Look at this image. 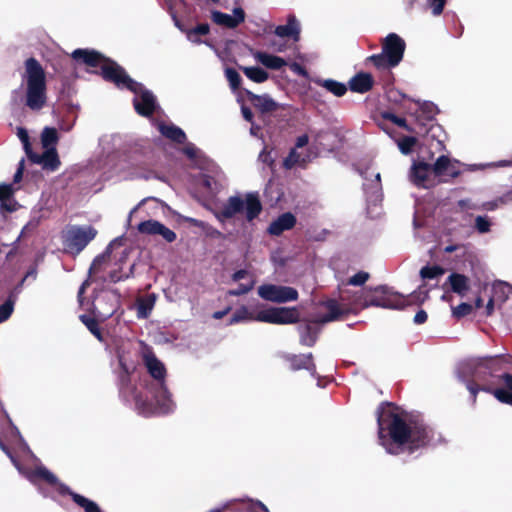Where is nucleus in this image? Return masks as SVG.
<instances>
[{"mask_svg": "<svg viewBox=\"0 0 512 512\" xmlns=\"http://www.w3.org/2000/svg\"><path fill=\"white\" fill-rule=\"evenodd\" d=\"M378 441L388 454H413L426 448L434 438L433 429L423 421H406L400 414L377 409Z\"/></svg>", "mask_w": 512, "mask_h": 512, "instance_id": "obj_1", "label": "nucleus"}, {"mask_svg": "<svg viewBox=\"0 0 512 512\" xmlns=\"http://www.w3.org/2000/svg\"><path fill=\"white\" fill-rule=\"evenodd\" d=\"M71 56L88 67H100V76L118 88H125L134 94L141 89V83L132 79L122 66L96 50L79 48L74 50Z\"/></svg>", "mask_w": 512, "mask_h": 512, "instance_id": "obj_2", "label": "nucleus"}, {"mask_svg": "<svg viewBox=\"0 0 512 512\" xmlns=\"http://www.w3.org/2000/svg\"><path fill=\"white\" fill-rule=\"evenodd\" d=\"M428 298V291L413 292L404 296L392 291L386 285H380L374 289L364 290L355 295L353 303L364 308L376 306L386 309L402 310L406 306L422 304Z\"/></svg>", "mask_w": 512, "mask_h": 512, "instance_id": "obj_3", "label": "nucleus"}, {"mask_svg": "<svg viewBox=\"0 0 512 512\" xmlns=\"http://www.w3.org/2000/svg\"><path fill=\"white\" fill-rule=\"evenodd\" d=\"M215 218L222 224L238 214H244L249 223L257 219L263 211V205L258 192H248L244 196L233 195L220 208L211 210Z\"/></svg>", "mask_w": 512, "mask_h": 512, "instance_id": "obj_4", "label": "nucleus"}, {"mask_svg": "<svg viewBox=\"0 0 512 512\" xmlns=\"http://www.w3.org/2000/svg\"><path fill=\"white\" fill-rule=\"evenodd\" d=\"M23 79L26 82L25 105L32 111L41 110L47 102L46 73L41 63L34 57L24 62Z\"/></svg>", "mask_w": 512, "mask_h": 512, "instance_id": "obj_5", "label": "nucleus"}, {"mask_svg": "<svg viewBox=\"0 0 512 512\" xmlns=\"http://www.w3.org/2000/svg\"><path fill=\"white\" fill-rule=\"evenodd\" d=\"M245 320H255L277 325L295 324L299 322L300 314L295 307H270L259 311L254 316L249 312L247 307L242 306L234 312L229 324H235Z\"/></svg>", "mask_w": 512, "mask_h": 512, "instance_id": "obj_6", "label": "nucleus"}, {"mask_svg": "<svg viewBox=\"0 0 512 512\" xmlns=\"http://www.w3.org/2000/svg\"><path fill=\"white\" fill-rule=\"evenodd\" d=\"M97 235V230L92 227L74 226L70 228L63 236V245L65 250L78 255Z\"/></svg>", "mask_w": 512, "mask_h": 512, "instance_id": "obj_7", "label": "nucleus"}, {"mask_svg": "<svg viewBox=\"0 0 512 512\" xmlns=\"http://www.w3.org/2000/svg\"><path fill=\"white\" fill-rule=\"evenodd\" d=\"M143 364L145 365L149 375L157 381L159 385V391L164 401H168L170 393L166 386V375L167 370L165 365L156 357L152 348L145 346L142 353Z\"/></svg>", "mask_w": 512, "mask_h": 512, "instance_id": "obj_8", "label": "nucleus"}, {"mask_svg": "<svg viewBox=\"0 0 512 512\" xmlns=\"http://www.w3.org/2000/svg\"><path fill=\"white\" fill-rule=\"evenodd\" d=\"M258 295L267 301L274 303H286L298 299V291L289 286L263 284L258 288Z\"/></svg>", "mask_w": 512, "mask_h": 512, "instance_id": "obj_9", "label": "nucleus"}, {"mask_svg": "<svg viewBox=\"0 0 512 512\" xmlns=\"http://www.w3.org/2000/svg\"><path fill=\"white\" fill-rule=\"evenodd\" d=\"M120 371L117 377V385L119 389V395L126 401L134 395L136 387L131 382V376L134 373L136 366L131 364L128 365L123 356L118 357Z\"/></svg>", "mask_w": 512, "mask_h": 512, "instance_id": "obj_10", "label": "nucleus"}, {"mask_svg": "<svg viewBox=\"0 0 512 512\" xmlns=\"http://www.w3.org/2000/svg\"><path fill=\"white\" fill-rule=\"evenodd\" d=\"M405 49V41L395 33L388 34L382 42V51L389 57V61L397 66L403 59Z\"/></svg>", "mask_w": 512, "mask_h": 512, "instance_id": "obj_11", "label": "nucleus"}, {"mask_svg": "<svg viewBox=\"0 0 512 512\" xmlns=\"http://www.w3.org/2000/svg\"><path fill=\"white\" fill-rule=\"evenodd\" d=\"M139 95L133 99V106L135 111L143 117H150L154 114L156 110V98L153 93L141 84V89L136 94Z\"/></svg>", "mask_w": 512, "mask_h": 512, "instance_id": "obj_12", "label": "nucleus"}, {"mask_svg": "<svg viewBox=\"0 0 512 512\" xmlns=\"http://www.w3.org/2000/svg\"><path fill=\"white\" fill-rule=\"evenodd\" d=\"M137 229L142 234L160 235L166 242L172 243L176 240V233L157 220H146L138 224Z\"/></svg>", "mask_w": 512, "mask_h": 512, "instance_id": "obj_13", "label": "nucleus"}, {"mask_svg": "<svg viewBox=\"0 0 512 512\" xmlns=\"http://www.w3.org/2000/svg\"><path fill=\"white\" fill-rule=\"evenodd\" d=\"M323 306L326 308L328 313L320 316L316 319V323H329L333 321H338L344 319L345 316L349 315L352 312L351 307L349 305H341L335 299H328L323 302Z\"/></svg>", "mask_w": 512, "mask_h": 512, "instance_id": "obj_14", "label": "nucleus"}, {"mask_svg": "<svg viewBox=\"0 0 512 512\" xmlns=\"http://www.w3.org/2000/svg\"><path fill=\"white\" fill-rule=\"evenodd\" d=\"M245 17V11L241 7L234 8L233 15H229L218 10H214L211 13V19L215 24L229 29L238 27L245 21Z\"/></svg>", "mask_w": 512, "mask_h": 512, "instance_id": "obj_15", "label": "nucleus"}, {"mask_svg": "<svg viewBox=\"0 0 512 512\" xmlns=\"http://www.w3.org/2000/svg\"><path fill=\"white\" fill-rule=\"evenodd\" d=\"M285 362L289 364L292 371L307 370L312 376L316 375V365L312 353L307 354H284L282 356Z\"/></svg>", "mask_w": 512, "mask_h": 512, "instance_id": "obj_16", "label": "nucleus"}, {"mask_svg": "<svg viewBox=\"0 0 512 512\" xmlns=\"http://www.w3.org/2000/svg\"><path fill=\"white\" fill-rule=\"evenodd\" d=\"M242 92L252 106L263 114L275 112L279 108V104L268 94L257 95L248 89H243Z\"/></svg>", "mask_w": 512, "mask_h": 512, "instance_id": "obj_17", "label": "nucleus"}, {"mask_svg": "<svg viewBox=\"0 0 512 512\" xmlns=\"http://www.w3.org/2000/svg\"><path fill=\"white\" fill-rule=\"evenodd\" d=\"M28 159L36 164H41L43 169L49 171H56L60 165V159L55 147H51L46 149L41 155L35 153L34 151L29 154Z\"/></svg>", "mask_w": 512, "mask_h": 512, "instance_id": "obj_18", "label": "nucleus"}, {"mask_svg": "<svg viewBox=\"0 0 512 512\" xmlns=\"http://www.w3.org/2000/svg\"><path fill=\"white\" fill-rule=\"evenodd\" d=\"M375 85L372 74L364 71L356 73L348 81V89L353 93L365 94L370 92Z\"/></svg>", "mask_w": 512, "mask_h": 512, "instance_id": "obj_19", "label": "nucleus"}, {"mask_svg": "<svg viewBox=\"0 0 512 512\" xmlns=\"http://www.w3.org/2000/svg\"><path fill=\"white\" fill-rule=\"evenodd\" d=\"M297 219L291 212H285L277 217L268 226V233L273 236H280L284 231L294 228Z\"/></svg>", "mask_w": 512, "mask_h": 512, "instance_id": "obj_20", "label": "nucleus"}, {"mask_svg": "<svg viewBox=\"0 0 512 512\" xmlns=\"http://www.w3.org/2000/svg\"><path fill=\"white\" fill-rule=\"evenodd\" d=\"M59 493L61 495H69L73 502L77 504L79 507L83 508L85 512H101V509L99 505L84 497L83 495H80L74 491H72L67 485L60 484L59 485Z\"/></svg>", "mask_w": 512, "mask_h": 512, "instance_id": "obj_21", "label": "nucleus"}, {"mask_svg": "<svg viewBox=\"0 0 512 512\" xmlns=\"http://www.w3.org/2000/svg\"><path fill=\"white\" fill-rule=\"evenodd\" d=\"M300 25L294 15H289L285 25H279L275 28L274 34L281 38H292L295 42L300 39Z\"/></svg>", "mask_w": 512, "mask_h": 512, "instance_id": "obj_22", "label": "nucleus"}, {"mask_svg": "<svg viewBox=\"0 0 512 512\" xmlns=\"http://www.w3.org/2000/svg\"><path fill=\"white\" fill-rule=\"evenodd\" d=\"M319 324L320 323H316V320H314L311 323H307L298 327L301 345L313 347L316 344L318 335L321 331L320 327L318 326Z\"/></svg>", "mask_w": 512, "mask_h": 512, "instance_id": "obj_23", "label": "nucleus"}, {"mask_svg": "<svg viewBox=\"0 0 512 512\" xmlns=\"http://www.w3.org/2000/svg\"><path fill=\"white\" fill-rule=\"evenodd\" d=\"M431 172H433L431 164L423 161L416 162L411 167V180L415 185L425 187Z\"/></svg>", "mask_w": 512, "mask_h": 512, "instance_id": "obj_24", "label": "nucleus"}, {"mask_svg": "<svg viewBox=\"0 0 512 512\" xmlns=\"http://www.w3.org/2000/svg\"><path fill=\"white\" fill-rule=\"evenodd\" d=\"M29 479L31 482L36 483L37 481H43L50 486L57 487L59 491V485L61 484L58 481L56 475H54L50 470H48L44 466H37L34 470L30 472Z\"/></svg>", "mask_w": 512, "mask_h": 512, "instance_id": "obj_25", "label": "nucleus"}, {"mask_svg": "<svg viewBox=\"0 0 512 512\" xmlns=\"http://www.w3.org/2000/svg\"><path fill=\"white\" fill-rule=\"evenodd\" d=\"M156 302L155 294H147L145 296H140L136 299V311L138 319H147Z\"/></svg>", "mask_w": 512, "mask_h": 512, "instance_id": "obj_26", "label": "nucleus"}, {"mask_svg": "<svg viewBox=\"0 0 512 512\" xmlns=\"http://www.w3.org/2000/svg\"><path fill=\"white\" fill-rule=\"evenodd\" d=\"M253 56L259 63L268 69L279 70L287 65L285 59L266 52L256 51L253 53Z\"/></svg>", "mask_w": 512, "mask_h": 512, "instance_id": "obj_27", "label": "nucleus"}, {"mask_svg": "<svg viewBox=\"0 0 512 512\" xmlns=\"http://www.w3.org/2000/svg\"><path fill=\"white\" fill-rule=\"evenodd\" d=\"M447 283L450 284L451 291L460 296H464L470 288L469 278L460 273H451L447 278Z\"/></svg>", "mask_w": 512, "mask_h": 512, "instance_id": "obj_28", "label": "nucleus"}, {"mask_svg": "<svg viewBox=\"0 0 512 512\" xmlns=\"http://www.w3.org/2000/svg\"><path fill=\"white\" fill-rule=\"evenodd\" d=\"M315 83L336 97H342L347 93L348 86L334 79H317Z\"/></svg>", "mask_w": 512, "mask_h": 512, "instance_id": "obj_29", "label": "nucleus"}, {"mask_svg": "<svg viewBox=\"0 0 512 512\" xmlns=\"http://www.w3.org/2000/svg\"><path fill=\"white\" fill-rule=\"evenodd\" d=\"M365 62L371 63L379 71L389 70L397 66L394 62L389 61V57L383 51L368 56Z\"/></svg>", "mask_w": 512, "mask_h": 512, "instance_id": "obj_30", "label": "nucleus"}, {"mask_svg": "<svg viewBox=\"0 0 512 512\" xmlns=\"http://www.w3.org/2000/svg\"><path fill=\"white\" fill-rule=\"evenodd\" d=\"M160 132L163 136L178 144H184L186 141L184 131L175 125H161Z\"/></svg>", "mask_w": 512, "mask_h": 512, "instance_id": "obj_31", "label": "nucleus"}, {"mask_svg": "<svg viewBox=\"0 0 512 512\" xmlns=\"http://www.w3.org/2000/svg\"><path fill=\"white\" fill-rule=\"evenodd\" d=\"M239 69L245 74L247 78L255 83H263L269 78L268 72L258 66H239Z\"/></svg>", "mask_w": 512, "mask_h": 512, "instance_id": "obj_32", "label": "nucleus"}, {"mask_svg": "<svg viewBox=\"0 0 512 512\" xmlns=\"http://www.w3.org/2000/svg\"><path fill=\"white\" fill-rule=\"evenodd\" d=\"M59 140L58 132L53 127H45L41 133V143L45 149L55 147Z\"/></svg>", "mask_w": 512, "mask_h": 512, "instance_id": "obj_33", "label": "nucleus"}, {"mask_svg": "<svg viewBox=\"0 0 512 512\" xmlns=\"http://www.w3.org/2000/svg\"><path fill=\"white\" fill-rule=\"evenodd\" d=\"M492 290L494 299L505 302L512 291V286L506 282L497 281L493 284Z\"/></svg>", "mask_w": 512, "mask_h": 512, "instance_id": "obj_34", "label": "nucleus"}, {"mask_svg": "<svg viewBox=\"0 0 512 512\" xmlns=\"http://www.w3.org/2000/svg\"><path fill=\"white\" fill-rule=\"evenodd\" d=\"M79 319L98 340L101 341L103 339L99 323L95 318L82 314L79 316Z\"/></svg>", "mask_w": 512, "mask_h": 512, "instance_id": "obj_35", "label": "nucleus"}, {"mask_svg": "<svg viewBox=\"0 0 512 512\" xmlns=\"http://www.w3.org/2000/svg\"><path fill=\"white\" fill-rule=\"evenodd\" d=\"M451 166V160L446 155H441L437 158L435 163L432 165L433 173L435 176H445L446 172Z\"/></svg>", "mask_w": 512, "mask_h": 512, "instance_id": "obj_36", "label": "nucleus"}, {"mask_svg": "<svg viewBox=\"0 0 512 512\" xmlns=\"http://www.w3.org/2000/svg\"><path fill=\"white\" fill-rule=\"evenodd\" d=\"M444 273L445 269L439 265H426L420 270V276L422 279H435L442 276Z\"/></svg>", "mask_w": 512, "mask_h": 512, "instance_id": "obj_37", "label": "nucleus"}, {"mask_svg": "<svg viewBox=\"0 0 512 512\" xmlns=\"http://www.w3.org/2000/svg\"><path fill=\"white\" fill-rule=\"evenodd\" d=\"M13 187L11 184L2 183L0 184V202L1 207L6 209L7 211H13L12 208L6 205V201L9 200L13 195Z\"/></svg>", "mask_w": 512, "mask_h": 512, "instance_id": "obj_38", "label": "nucleus"}, {"mask_svg": "<svg viewBox=\"0 0 512 512\" xmlns=\"http://www.w3.org/2000/svg\"><path fill=\"white\" fill-rule=\"evenodd\" d=\"M177 27L181 31L186 32L188 39H192L194 35H207L210 32V26L208 23H201L190 30H184L179 22H176Z\"/></svg>", "mask_w": 512, "mask_h": 512, "instance_id": "obj_39", "label": "nucleus"}, {"mask_svg": "<svg viewBox=\"0 0 512 512\" xmlns=\"http://www.w3.org/2000/svg\"><path fill=\"white\" fill-rule=\"evenodd\" d=\"M473 308V305L466 302H462L459 305L452 307V316L456 319H461L471 314Z\"/></svg>", "mask_w": 512, "mask_h": 512, "instance_id": "obj_40", "label": "nucleus"}, {"mask_svg": "<svg viewBox=\"0 0 512 512\" xmlns=\"http://www.w3.org/2000/svg\"><path fill=\"white\" fill-rule=\"evenodd\" d=\"M416 143L417 139L414 136H404L398 141V147L401 153L407 155L411 153Z\"/></svg>", "mask_w": 512, "mask_h": 512, "instance_id": "obj_41", "label": "nucleus"}, {"mask_svg": "<svg viewBox=\"0 0 512 512\" xmlns=\"http://www.w3.org/2000/svg\"><path fill=\"white\" fill-rule=\"evenodd\" d=\"M383 118L408 132H413V129L407 124L406 119L403 117H399L391 112H385L383 113Z\"/></svg>", "mask_w": 512, "mask_h": 512, "instance_id": "obj_42", "label": "nucleus"}, {"mask_svg": "<svg viewBox=\"0 0 512 512\" xmlns=\"http://www.w3.org/2000/svg\"><path fill=\"white\" fill-rule=\"evenodd\" d=\"M226 78L230 84V87L233 91L238 90L241 85V76L240 74L233 68H227L225 71Z\"/></svg>", "mask_w": 512, "mask_h": 512, "instance_id": "obj_43", "label": "nucleus"}, {"mask_svg": "<svg viewBox=\"0 0 512 512\" xmlns=\"http://www.w3.org/2000/svg\"><path fill=\"white\" fill-rule=\"evenodd\" d=\"M386 97L391 103L401 104L407 98V95L395 87H389L386 90Z\"/></svg>", "mask_w": 512, "mask_h": 512, "instance_id": "obj_44", "label": "nucleus"}, {"mask_svg": "<svg viewBox=\"0 0 512 512\" xmlns=\"http://www.w3.org/2000/svg\"><path fill=\"white\" fill-rule=\"evenodd\" d=\"M495 398L500 401L501 403L508 404L512 406V392L509 390H506L505 388H497L491 391Z\"/></svg>", "mask_w": 512, "mask_h": 512, "instance_id": "obj_45", "label": "nucleus"}, {"mask_svg": "<svg viewBox=\"0 0 512 512\" xmlns=\"http://www.w3.org/2000/svg\"><path fill=\"white\" fill-rule=\"evenodd\" d=\"M17 136L20 139V141L22 142L24 151L28 157L29 154H31L33 152V149H32L31 143H30V138L28 135V131L24 127H18L17 128Z\"/></svg>", "mask_w": 512, "mask_h": 512, "instance_id": "obj_46", "label": "nucleus"}, {"mask_svg": "<svg viewBox=\"0 0 512 512\" xmlns=\"http://www.w3.org/2000/svg\"><path fill=\"white\" fill-rule=\"evenodd\" d=\"M466 387L468 389V391L470 392V395H471V403L472 405L474 406L477 402V394L480 390H483V391H491L490 388H486V387H480L479 384H477L474 380H469L466 382Z\"/></svg>", "mask_w": 512, "mask_h": 512, "instance_id": "obj_47", "label": "nucleus"}, {"mask_svg": "<svg viewBox=\"0 0 512 512\" xmlns=\"http://www.w3.org/2000/svg\"><path fill=\"white\" fill-rule=\"evenodd\" d=\"M14 310V301L8 298L0 305V323L8 320Z\"/></svg>", "mask_w": 512, "mask_h": 512, "instance_id": "obj_48", "label": "nucleus"}, {"mask_svg": "<svg viewBox=\"0 0 512 512\" xmlns=\"http://www.w3.org/2000/svg\"><path fill=\"white\" fill-rule=\"evenodd\" d=\"M369 278H370V274L368 272L359 271L358 273L351 276L347 280V285L362 286L366 283V281H368Z\"/></svg>", "mask_w": 512, "mask_h": 512, "instance_id": "obj_49", "label": "nucleus"}, {"mask_svg": "<svg viewBox=\"0 0 512 512\" xmlns=\"http://www.w3.org/2000/svg\"><path fill=\"white\" fill-rule=\"evenodd\" d=\"M491 222L487 216H477L475 218V229L483 234L490 231Z\"/></svg>", "mask_w": 512, "mask_h": 512, "instance_id": "obj_50", "label": "nucleus"}, {"mask_svg": "<svg viewBox=\"0 0 512 512\" xmlns=\"http://www.w3.org/2000/svg\"><path fill=\"white\" fill-rule=\"evenodd\" d=\"M415 0H411V5ZM447 0H427V4L432 9V13L435 16L440 15L446 5Z\"/></svg>", "mask_w": 512, "mask_h": 512, "instance_id": "obj_51", "label": "nucleus"}, {"mask_svg": "<svg viewBox=\"0 0 512 512\" xmlns=\"http://www.w3.org/2000/svg\"><path fill=\"white\" fill-rule=\"evenodd\" d=\"M254 282L252 281L249 284H239L236 289H232L228 291V295L230 296H241L247 294L249 291L253 289Z\"/></svg>", "mask_w": 512, "mask_h": 512, "instance_id": "obj_52", "label": "nucleus"}, {"mask_svg": "<svg viewBox=\"0 0 512 512\" xmlns=\"http://www.w3.org/2000/svg\"><path fill=\"white\" fill-rule=\"evenodd\" d=\"M107 257L108 256L106 254L96 256L91 263L89 273H96L100 269L101 265L106 261Z\"/></svg>", "mask_w": 512, "mask_h": 512, "instance_id": "obj_53", "label": "nucleus"}, {"mask_svg": "<svg viewBox=\"0 0 512 512\" xmlns=\"http://www.w3.org/2000/svg\"><path fill=\"white\" fill-rule=\"evenodd\" d=\"M437 107L431 102H425L421 106V111L426 115L427 119H432L435 115Z\"/></svg>", "mask_w": 512, "mask_h": 512, "instance_id": "obj_54", "label": "nucleus"}, {"mask_svg": "<svg viewBox=\"0 0 512 512\" xmlns=\"http://www.w3.org/2000/svg\"><path fill=\"white\" fill-rule=\"evenodd\" d=\"M394 74L391 72V69L389 70H383V82H384V88L387 90L388 86L393 87L394 83Z\"/></svg>", "mask_w": 512, "mask_h": 512, "instance_id": "obj_55", "label": "nucleus"}, {"mask_svg": "<svg viewBox=\"0 0 512 512\" xmlns=\"http://www.w3.org/2000/svg\"><path fill=\"white\" fill-rule=\"evenodd\" d=\"M248 510L249 512H269L266 505H264L260 501L252 502L251 504H249Z\"/></svg>", "mask_w": 512, "mask_h": 512, "instance_id": "obj_56", "label": "nucleus"}, {"mask_svg": "<svg viewBox=\"0 0 512 512\" xmlns=\"http://www.w3.org/2000/svg\"><path fill=\"white\" fill-rule=\"evenodd\" d=\"M290 69L291 71H293L294 73L300 75V76H303V77H307L308 76V72L306 70V68L297 63V62H293L291 65H290Z\"/></svg>", "mask_w": 512, "mask_h": 512, "instance_id": "obj_57", "label": "nucleus"}, {"mask_svg": "<svg viewBox=\"0 0 512 512\" xmlns=\"http://www.w3.org/2000/svg\"><path fill=\"white\" fill-rule=\"evenodd\" d=\"M24 168H25V161H24V159H21V161L18 164V168L13 176L14 183H19L22 180Z\"/></svg>", "mask_w": 512, "mask_h": 512, "instance_id": "obj_58", "label": "nucleus"}, {"mask_svg": "<svg viewBox=\"0 0 512 512\" xmlns=\"http://www.w3.org/2000/svg\"><path fill=\"white\" fill-rule=\"evenodd\" d=\"M428 319V314L425 310L421 309L419 310L415 316H414V323L417 324V325H421V324H424Z\"/></svg>", "mask_w": 512, "mask_h": 512, "instance_id": "obj_59", "label": "nucleus"}, {"mask_svg": "<svg viewBox=\"0 0 512 512\" xmlns=\"http://www.w3.org/2000/svg\"><path fill=\"white\" fill-rule=\"evenodd\" d=\"M208 236L214 237V238H220L222 237V233L214 228L212 225L206 222V227L202 229Z\"/></svg>", "mask_w": 512, "mask_h": 512, "instance_id": "obj_60", "label": "nucleus"}, {"mask_svg": "<svg viewBox=\"0 0 512 512\" xmlns=\"http://www.w3.org/2000/svg\"><path fill=\"white\" fill-rule=\"evenodd\" d=\"M268 47L275 52H284L287 48V45L285 43H279L276 40H271L268 42Z\"/></svg>", "mask_w": 512, "mask_h": 512, "instance_id": "obj_61", "label": "nucleus"}, {"mask_svg": "<svg viewBox=\"0 0 512 512\" xmlns=\"http://www.w3.org/2000/svg\"><path fill=\"white\" fill-rule=\"evenodd\" d=\"M241 113H242V116L243 118L253 124V119H254V115H253V112L251 111V109L245 105H242L241 106Z\"/></svg>", "mask_w": 512, "mask_h": 512, "instance_id": "obj_62", "label": "nucleus"}, {"mask_svg": "<svg viewBox=\"0 0 512 512\" xmlns=\"http://www.w3.org/2000/svg\"><path fill=\"white\" fill-rule=\"evenodd\" d=\"M500 379L504 382L506 390L512 392V374L504 373L500 376Z\"/></svg>", "mask_w": 512, "mask_h": 512, "instance_id": "obj_63", "label": "nucleus"}, {"mask_svg": "<svg viewBox=\"0 0 512 512\" xmlns=\"http://www.w3.org/2000/svg\"><path fill=\"white\" fill-rule=\"evenodd\" d=\"M183 151H184V154L189 159H194L197 156V149H196V147L193 144H190V145L186 146Z\"/></svg>", "mask_w": 512, "mask_h": 512, "instance_id": "obj_64", "label": "nucleus"}]
</instances>
